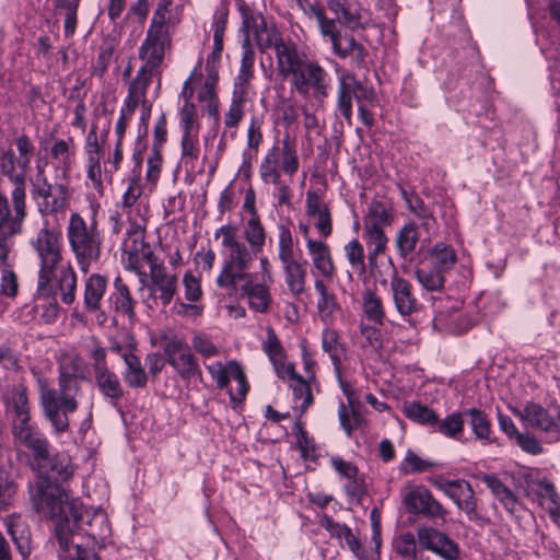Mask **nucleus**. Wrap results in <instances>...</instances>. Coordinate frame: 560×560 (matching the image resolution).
<instances>
[{"mask_svg":"<svg viewBox=\"0 0 560 560\" xmlns=\"http://www.w3.org/2000/svg\"><path fill=\"white\" fill-rule=\"evenodd\" d=\"M35 462L36 480L27 485L33 509L56 521V525L79 527L83 515L82 504L65 486L74 472L71 458L63 453L50 454L48 448L46 454Z\"/></svg>","mask_w":560,"mask_h":560,"instance_id":"1","label":"nucleus"},{"mask_svg":"<svg viewBox=\"0 0 560 560\" xmlns=\"http://www.w3.org/2000/svg\"><path fill=\"white\" fill-rule=\"evenodd\" d=\"M31 245L39 260L38 290L42 294L50 295L59 292L65 304L73 303L75 299L77 276L68 262L57 269L61 261L60 231L50 228L48 221L32 238Z\"/></svg>","mask_w":560,"mask_h":560,"instance_id":"2","label":"nucleus"},{"mask_svg":"<svg viewBox=\"0 0 560 560\" xmlns=\"http://www.w3.org/2000/svg\"><path fill=\"white\" fill-rule=\"evenodd\" d=\"M39 404L45 419L49 421L57 434L67 432L70 427L69 415L79 407L81 393L75 360L59 366L58 388L49 386L47 380H38Z\"/></svg>","mask_w":560,"mask_h":560,"instance_id":"3","label":"nucleus"},{"mask_svg":"<svg viewBox=\"0 0 560 560\" xmlns=\"http://www.w3.org/2000/svg\"><path fill=\"white\" fill-rule=\"evenodd\" d=\"M237 232L236 225L224 224L214 233L217 240L221 237V245L224 248L223 264L215 280L218 287L223 290H235L241 281H247L253 276L249 268L258 252L248 247Z\"/></svg>","mask_w":560,"mask_h":560,"instance_id":"4","label":"nucleus"},{"mask_svg":"<svg viewBox=\"0 0 560 560\" xmlns=\"http://www.w3.org/2000/svg\"><path fill=\"white\" fill-rule=\"evenodd\" d=\"M67 241L80 270L86 273L101 259L104 237L95 219L90 222L73 212L66 229Z\"/></svg>","mask_w":560,"mask_h":560,"instance_id":"5","label":"nucleus"},{"mask_svg":"<svg viewBox=\"0 0 560 560\" xmlns=\"http://www.w3.org/2000/svg\"><path fill=\"white\" fill-rule=\"evenodd\" d=\"M172 46V35L167 24L166 10L158 8L152 16L150 26L141 46L139 47V58L144 65L139 69L140 77L151 80L152 75L159 71L165 52Z\"/></svg>","mask_w":560,"mask_h":560,"instance_id":"6","label":"nucleus"},{"mask_svg":"<svg viewBox=\"0 0 560 560\" xmlns=\"http://www.w3.org/2000/svg\"><path fill=\"white\" fill-rule=\"evenodd\" d=\"M358 104V114L364 126H374V116L368 109L369 105L376 102L373 88L363 84L352 73L346 72L338 80L337 112L345 118L349 126L352 125V100Z\"/></svg>","mask_w":560,"mask_h":560,"instance_id":"7","label":"nucleus"},{"mask_svg":"<svg viewBox=\"0 0 560 560\" xmlns=\"http://www.w3.org/2000/svg\"><path fill=\"white\" fill-rule=\"evenodd\" d=\"M13 212L9 201L0 192V260L5 262L10 253L9 241L22 231L26 217V189L14 186L11 191Z\"/></svg>","mask_w":560,"mask_h":560,"instance_id":"8","label":"nucleus"},{"mask_svg":"<svg viewBox=\"0 0 560 560\" xmlns=\"http://www.w3.org/2000/svg\"><path fill=\"white\" fill-rule=\"evenodd\" d=\"M15 145L19 158H16L12 149H7L1 152L0 173L8 177L13 186L26 189V173L31 167L35 147L26 135L18 137L15 139Z\"/></svg>","mask_w":560,"mask_h":560,"instance_id":"9","label":"nucleus"},{"mask_svg":"<svg viewBox=\"0 0 560 560\" xmlns=\"http://www.w3.org/2000/svg\"><path fill=\"white\" fill-rule=\"evenodd\" d=\"M331 78L316 60L306 59L291 77V86L299 95L308 96L311 91L315 100L322 102L328 97Z\"/></svg>","mask_w":560,"mask_h":560,"instance_id":"10","label":"nucleus"},{"mask_svg":"<svg viewBox=\"0 0 560 560\" xmlns=\"http://www.w3.org/2000/svg\"><path fill=\"white\" fill-rule=\"evenodd\" d=\"M402 502L410 514L422 515L445 523L447 510L424 486H407L402 490Z\"/></svg>","mask_w":560,"mask_h":560,"instance_id":"11","label":"nucleus"},{"mask_svg":"<svg viewBox=\"0 0 560 560\" xmlns=\"http://www.w3.org/2000/svg\"><path fill=\"white\" fill-rule=\"evenodd\" d=\"M307 14L311 19L315 20L320 35L324 39L331 43L332 51L339 58L350 57L354 47L360 45L353 36H341L335 20H328L323 7L311 4L307 9Z\"/></svg>","mask_w":560,"mask_h":560,"instance_id":"12","label":"nucleus"},{"mask_svg":"<svg viewBox=\"0 0 560 560\" xmlns=\"http://www.w3.org/2000/svg\"><path fill=\"white\" fill-rule=\"evenodd\" d=\"M244 39H249L257 45L260 50L268 48H276L277 44L283 38L273 26H268L264 16L260 13H255L250 10H242Z\"/></svg>","mask_w":560,"mask_h":560,"instance_id":"13","label":"nucleus"},{"mask_svg":"<svg viewBox=\"0 0 560 560\" xmlns=\"http://www.w3.org/2000/svg\"><path fill=\"white\" fill-rule=\"evenodd\" d=\"M166 361L185 380L201 376V370L187 342L180 338H171L164 345Z\"/></svg>","mask_w":560,"mask_h":560,"instance_id":"14","label":"nucleus"},{"mask_svg":"<svg viewBox=\"0 0 560 560\" xmlns=\"http://www.w3.org/2000/svg\"><path fill=\"white\" fill-rule=\"evenodd\" d=\"M32 195L42 199L39 210L43 213L62 212L70 205L71 192L66 183H50L43 178L40 184H33Z\"/></svg>","mask_w":560,"mask_h":560,"instance_id":"15","label":"nucleus"},{"mask_svg":"<svg viewBox=\"0 0 560 560\" xmlns=\"http://www.w3.org/2000/svg\"><path fill=\"white\" fill-rule=\"evenodd\" d=\"M77 529L78 527H69L67 524L55 526V537L59 547V560H98L93 550L83 548L77 541Z\"/></svg>","mask_w":560,"mask_h":560,"instance_id":"16","label":"nucleus"},{"mask_svg":"<svg viewBox=\"0 0 560 560\" xmlns=\"http://www.w3.org/2000/svg\"><path fill=\"white\" fill-rule=\"evenodd\" d=\"M329 11L335 15L336 25L340 24L351 31L364 30V10L357 0H325Z\"/></svg>","mask_w":560,"mask_h":560,"instance_id":"17","label":"nucleus"},{"mask_svg":"<svg viewBox=\"0 0 560 560\" xmlns=\"http://www.w3.org/2000/svg\"><path fill=\"white\" fill-rule=\"evenodd\" d=\"M419 544L445 560H456L459 556L458 545L444 533L433 527H420L417 530Z\"/></svg>","mask_w":560,"mask_h":560,"instance_id":"18","label":"nucleus"},{"mask_svg":"<svg viewBox=\"0 0 560 560\" xmlns=\"http://www.w3.org/2000/svg\"><path fill=\"white\" fill-rule=\"evenodd\" d=\"M522 421L534 429L560 439V424L556 422L549 411L536 402H527L523 410L515 411Z\"/></svg>","mask_w":560,"mask_h":560,"instance_id":"19","label":"nucleus"},{"mask_svg":"<svg viewBox=\"0 0 560 560\" xmlns=\"http://www.w3.org/2000/svg\"><path fill=\"white\" fill-rule=\"evenodd\" d=\"M229 295L246 298L248 306L258 313H266L271 304V295L267 284L254 283V276L241 281L235 290H225Z\"/></svg>","mask_w":560,"mask_h":560,"instance_id":"20","label":"nucleus"},{"mask_svg":"<svg viewBox=\"0 0 560 560\" xmlns=\"http://www.w3.org/2000/svg\"><path fill=\"white\" fill-rule=\"evenodd\" d=\"M389 287L395 308L399 315L408 317L420 311L421 305L412 292L411 283L399 277L395 270Z\"/></svg>","mask_w":560,"mask_h":560,"instance_id":"21","label":"nucleus"},{"mask_svg":"<svg viewBox=\"0 0 560 560\" xmlns=\"http://www.w3.org/2000/svg\"><path fill=\"white\" fill-rule=\"evenodd\" d=\"M528 495L533 494L538 503L547 510L552 521L560 518V495L555 485L547 478L532 480L527 485Z\"/></svg>","mask_w":560,"mask_h":560,"instance_id":"22","label":"nucleus"},{"mask_svg":"<svg viewBox=\"0 0 560 560\" xmlns=\"http://www.w3.org/2000/svg\"><path fill=\"white\" fill-rule=\"evenodd\" d=\"M12 433L16 442L32 452L34 460L42 458L49 448V442L30 421L13 423Z\"/></svg>","mask_w":560,"mask_h":560,"instance_id":"23","label":"nucleus"},{"mask_svg":"<svg viewBox=\"0 0 560 560\" xmlns=\"http://www.w3.org/2000/svg\"><path fill=\"white\" fill-rule=\"evenodd\" d=\"M150 279L152 294L163 306H167L177 291V276L167 273L165 267H153Z\"/></svg>","mask_w":560,"mask_h":560,"instance_id":"24","label":"nucleus"},{"mask_svg":"<svg viewBox=\"0 0 560 560\" xmlns=\"http://www.w3.org/2000/svg\"><path fill=\"white\" fill-rule=\"evenodd\" d=\"M277 68L283 77H292L307 59L298 51L296 45L290 39H282L275 48Z\"/></svg>","mask_w":560,"mask_h":560,"instance_id":"25","label":"nucleus"},{"mask_svg":"<svg viewBox=\"0 0 560 560\" xmlns=\"http://www.w3.org/2000/svg\"><path fill=\"white\" fill-rule=\"evenodd\" d=\"M7 532L15 545L16 550L25 560L32 551L31 530L27 523L19 514H11L5 520Z\"/></svg>","mask_w":560,"mask_h":560,"instance_id":"26","label":"nucleus"},{"mask_svg":"<svg viewBox=\"0 0 560 560\" xmlns=\"http://www.w3.org/2000/svg\"><path fill=\"white\" fill-rule=\"evenodd\" d=\"M448 498L454 502L459 511L467 515L469 521H478L480 518L477 511L478 500L468 481L459 479V482L456 485L454 491Z\"/></svg>","mask_w":560,"mask_h":560,"instance_id":"27","label":"nucleus"},{"mask_svg":"<svg viewBox=\"0 0 560 560\" xmlns=\"http://www.w3.org/2000/svg\"><path fill=\"white\" fill-rule=\"evenodd\" d=\"M306 246L314 268L320 276L331 278L335 273V265L329 246L322 241H315L312 238H307Z\"/></svg>","mask_w":560,"mask_h":560,"instance_id":"28","label":"nucleus"},{"mask_svg":"<svg viewBox=\"0 0 560 560\" xmlns=\"http://www.w3.org/2000/svg\"><path fill=\"white\" fill-rule=\"evenodd\" d=\"M285 276V284L294 296H300L305 291L306 262L296 259L281 262Z\"/></svg>","mask_w":560,"mask_h":560,"instance_id":"29","label":"nucleus"},{"mask_svg":"<svg viewBox=\"0 0 560 560\" xmlns=\"http://www.w3.org/2000/svg\"><path fill=\"white\" fill-rule=\"evenodd\" d=\"M107 280L98 273L91 275L84 284V305L88 311L95 312L101 307V301L106 292Z\"/></svg>","mask_w":560,"mask_h":560,"instance_id":"30","label":"nucleus"},{"mask_svg":"<svg viewBox=\"0 0 560 560\" xmlns=\"http://www.w3.org/2000/svg\"><path fill=\"white\" fill-rule=\"evenodd\" d=\"M94 378L100 393L113 404L122 398L124 388L118 375L114 371L109 369L104 370L94 374Z\"/></svg>","mask_w":560,"mask_h":560,"instance_id":"31","label":"nucleus"},{"mask_svg":"<svg viewBox=\"0 0 560 560\" xmlns=\"http://www.w3.org/2000/svg\"><path fill=\"white\" fill-rule=\"evenodd\" d=\"M121 358L126 364L122 373L125 383L131 388H142L147 385L148 375L140 359L133 352H124Z\"/></svg>","mask_w":560,"mask_h":560,"instance_id":"32","label":"nucleus"},{"mask_svg":"<svg viewBox=\"0 0 560 560\" xmlns=\"http://www.w3.org/2000/svg\"><path fill=\"white\" fill-rule=\"evenodd\" d=\"M322 348L326 352L334 365V371L338 372L341 366V361L346 357L347 349L343 342L340 340V336L337 330L332 328H325L322 332Z\"/></svg>","mask_w":560,"mask_h":560,"instance_id":"33","label":"nucleus"},{"mask_svg":"<svg viewBox=\"0 0 560 560\" xmlns=\"http://www.w3.org/2000/svg\"><path fill=\"white\" fill-rule=\"evenodd\" d=\"M463 416L467 419L476 439L480 440L482 444H491L495 442V439L491 436L492 431L490 420L485 412L476 408H471L465 410Z\"/></svg>","mask_w":560,"mask_h":560,"instance_id":"34","label":"nucleus"},{"mask_svg":"<svg viewBox=\"0 0 560 560\" xmlns=\"http://www.w3.org/2000/svg\"><path fill=\"white\" fill-rule=\"evenodd\" d=\"M401 196L407 203L408 209L420 219V226L425 231L427 234H431V231L435 225V218L431 210L427 208L423 200L416 194H409L407 190L401 188Z\"/></svg>","mask_w":560,"mask_h":560,"instance_id":"35","label":"nucleus"},{"mask_svg":"<svg viewBox=\"0 0 560 560\" xmlns=\"http://www.w3.org/2000/svg\"><path fill=\"white\" fill-rule=\"evenodd\" d=\"M110 302L119 314L127 316L129 319L135 317V301L131 298L128 287L120 277L114 281V292L110 294Z\"/></svg>","mask_w":560,"mask_h":560,"instance_id":"36","label":"nucleus"},{"mask_svg":"<svg viewBox=\"0 0 560 560\" xmlns=\"http://www.w3.org/2000/svg\"><path fill=\"white\" fill-rule=\"evenodd\" d=\"M419 240L420 233L416 223H406L395 236V246L399 256L407 259V257L415 252Z\"/></svg>","mask_w":560,"mask_h":560,"instance_id":"37","label":"nucleus"},{"mask_svg":"<svg viewBox=\"0 0 560 560\" xmlns=\"http://www.w3.org/2000/svg\"><path fill=\"white\" fill-rule=\"evenodd\" d=\"M280 160L279 147L273 145L266 154L259 165V175L265 184L279 185L281 180V174L278 168Z\"/></svg>","mask_w":560,"mask_h":560,"instance_id":"38","label":"nucleus"},{"mask_svg":"<svg viewBox=\"0 0 560 560\" xmlns=\"http://www.w3.org/2000/svg\"><path fill=\"white\" fill-rule=\"evenodd\" d=\"M18 491L19 485L12 471L8 467L0 465V511L8 510L13 505Z\"/></svg>","mask_w":560,"mask_h":560,"instance_id":"39","label":"nucleus"},{"mask_svg":"<svg viewBox=\"0 0 560 560\" xmlns=\"http://www.w3.org/2000/svg\"><path fill=\"white\" fill-rule=\"evenodd\" d=\"M358 407L359 405L347 406L343 402L339 405V422L348 436H351L353 431L362 429L365 424V419Z\"/></svg>","mask_w":560,"mask_h":560,"instance_id":"40","label":"nucleus"},{"mask_svg":"<svg viewBox=\"0 0 560 560\" xmlns=\"http://www.w3.org/2000/svg\"><path fill=\"white\" fill-rule=\"evenodd\" d=\"M150 79L145 77H140L139 74L130 82L128 89V96L125 100V109L126 115L132 116L139 103L144 100L145 92L148 85L150 84Z\"/></svg>","mask_w":560,"mask_h":560,"instance_id":"41","label":"nucleus"},{"mask_svg":"<svg viewBox=\"0 0 560 560\" xmlns=\"http://www.w3.org/2000/svg\"><path fill=\"white\" fill-rule=\"evenodd\" d=\"M73 155L74 141L72 138L57 140L50 148V156L59 162L63 176L71 170Z\"/></svg>","mask_w":560,"mask_h":560,"instance_id":"42","label":"nucleus"},{"mask_svg":"<svg viewBox=\"0 0 560 560\" xmlns=\"http://www.w3.org/2000/svg\"><path fill=\"white\" fill-rule=\"evenodd\" d=\"M244 236L247 246L255 252H260L266 243V231L259 217L249 218L244 228Z\"/></svg>","mask_w":560,"mask_h":560,"instance_id":"43","label":"nucleus"},{"mask_svg":"<svg viewBox=\"0 0 560 560\" xmlns=\"http://www.w3.org/2000/svg\"><path fill=\"white\" fill-rule=\"evenodd\" d=\"M343 250L352 270L359 277L365 278L366 264L363 245L354 238L345 245Z\"/></svg>","mask_w":560,"mask_h":560,"instance_id":"44","label":"nucleus"},{"mask_svg":"<svg viewBox=\"0 0 560 560\" xmlns=\"http://www.w3.org/2000/svg\"><path fill=\"white\" fill-rule=\"evenodd\" d=\"M11 402L15 415L13 423L30 421L27 389L24 385L13 387L11 393Z\"/></svg>","mask_w":560,"mask_h":560,"instance_id":"45","label":"nucleus"},{"mask_svg":"<svg viewBox=\"0 0 560 560\" xmlns=\"http://www.w3.org/2000/svg\"><path fill=\"white\" fill-rule=\"evenodd\" d=\"M393 213L390 209L382 201L373 200L368 206V213L363 220V226L368 223H374L377 226L390 225Z\"/></svg>","mask_w":560,"mask_h":560,"instance_id":"46","label":"nucleus"},{"mask_svg":"<svg viewBox=\"0 0 560 560\" xmlns=\"http://www.w3.org/2000/svg\"><path fill=\"white\" fill-rule=\"evenodd\" d=\"M363 237L369 250L380 254L385 253L388 244V237L382 226H377L374 223H368L363 226Z\"/></svg>","mask_w":560,"mask_h":560,"instance_id":"47","label":"nucleus"},{"mask_svg":"<svg viewBox=\"0 0 560 560\" xmlns=\"http://www.w3.org/2000/svg\"><path fill=\"white\" fill-rule=\"evenodd\" d=\"M147 246L144 242V226L141 223H131L127 231V237L122 243V253L140 255Z\"/></svg>","mask_w":560,"mask_h":560,"instance_id":"48","label":"nucleus"},{"mask_svg":"<svg viewBox=\"0 0 560 560\" xmlns=\"http://www.w3.org/2000/svg\"><path fill=\"white\" fill-rule=\"evenodd\" d=\"M430 261L432 267L444 272L455 264L456 254L450 245L438 243L430 253Z\"/></svg>","mask_w":560,"mask_h":560,"instance_id":"49","label":"nucleus"},{"mask_svg":"<svg viewBox=\"0 0 560 560\" xmlns=\"http://www.w3.org/2000/svg\"><path fill=\"white\" fill-rule=\"evenodd\" d=\"M362 302L368 319L382 324L385 316L382 299L374 291L368 289L362 294Z\"/></svg>","mask_w":560,"mask_h":560,"instance_id":"50","label":"nucleus"},{"mask_svg":"<svg viewBox=\"0 0 560 560\" xmlns=\"http://www.w3.org/2000/svg\"><path fill=\"white\" fill-rule=\"evenodd\" d=\"M463 417V413H452L443 420L438 417L432 429L447 438L456 439L464 431Z\"/></svg>","mask_w":560,"mask_h":560,"instance_id":"51","label":"nucleus"},{"mask_svg":"<svg viewBox=\"0 0 560 560\" xmlns=\"http://www.w3.org/2000/svg\"><path fill=\"white\" fill-rule=\"evenodd\" d=\"M443 271L432 268H420L416 271V278L419 283L428 291H439L444 287Z\"/></svg>","mask_w":560,"mask_h":560,"instance_id":"52","label":"nucleus"},{"mask_svg":"<svg viewBox=\"0 0 560 560\" xmlns=\"http://www.w3.org/2000/svg\"><path fill=\"white\" fill-rule=\"evenodd\" d=\"M404 411L407 418L422 424H429L432 428L438 418V415L432 409L419 402L406 404Z\"/></svg>","mask_w":560,"mask_h":560,"instance_id":"53","label":"nucleus"},{"mask_svg":"<svg viewBox=\"0 0 560 560\" xmlns=\"http://www.w3.org/2000/svg\"><path fill=\"white\" fill-rule=\"evenodd\" d=\"M179 126L183 133H199L198 112L194 103H184L179 110Z\"/></svg>","mask_w":560,"mask_h":560,"instance_id":"54","label":"nucleus"},{"mask_svg":"<svg viewBox=\"0 0 560 560\" xmlns=\"http://www.w3.org/2000/svg\"><path fill=\"white\" fill-rule=\"evenodd\" d=\"M395 550L407 560H424L417 550L415 536L410 533L400 535L395 542Z\"/></svg>","mask_w":560,"mask_h":560,"instance_id":"55","label":"nucleus"},{"mask_svg":"<svg viewBox=\"0 0 560 560\" xmlns=\"http://www.w3.org/2000/svg\"><path fill=\"white\" fill-rule=\"evenodd\" d=\"M267 337L262 341V351L268 355L270 362H279L285 359L284 349L272 327H267Z\"/></svg>","mask_w":560,"mask_h":560,"instance_id":"56","label":"nucleus"},{"mask_svg":"<svg viewBox=\"0 0 560 560\" xmlns=\"http://www.w3.org/2000/svg\"><path fill=\"white\" fill-rule=\"evenodd\" d=\"M293 382H294V384L291 385V388L293 392V398L295 400L302 399V402L299 407V409H300L299 418H301V416L304 412H306V410L313 404V395H312V390H311L308 383L302 376H299Z\"/></svg>","mask_w":560,"mask_h":560,"instance_id":"57","label":"nucleus"},{"mask_svg":"<svg viewBox=\"0 0 560 560\" xmlns=\"http://www.w3.org/2000/svg\"><path fill=\"white\" fill-rule=\"evenodd\" d=\"M56 5L66 10L65 35L72 36L77 28L79 0H56Z\"/></svg>","mask_w":560,"mask_h":560,"instance_id":"58","label":"nucleus"},{"mask_svg":"<svg viewBox=\"0 0 560 560\" xmlns=\"http://www.w3.org/2000/svg\"><path fill=\"white\" fill-rule=\"evenodd\" d=\"M278 257L281 262L293 260V237L289 228L284 225L279 226V253Z\"/></svg>","mask_w":560,"mask_h":560,"instance_id":"59","label":"nucleus"},{"mask_svg":"<svg viewBox=\"0 0 560 560\" xmlns=\"http://www.w3.org/2000/svg\"><path fill=\"white\" fill-rule=\"evenodd\" d=\"M315 290L319 294L317 302L318 311L325 315H330L336 308L335 295L328 292L327 287L322 280H315Z\"/></svg>","mask_w":560,"mask_h":560,"instance_id":"60","label":"nucleus"},{"mask_svg":"<svg viewBox=\"0 0 560 560\" xmlns=\"http://www.w3.org/2000/svg\"><path fill=\"white\" fill-rule=\"evenodd\" d=\"M198 135L199 133H183L182 136V160L185 163H192L199 156Z\"/></svg>","mask_w":560,"mask_h":560,"instance_id":"61","label":"nucleus"},{"mask_svg":"<svg viewBox=\"0 0 560 560\" xmlns=\"http://www.w3.org/2000/svg\"><path fill=\"white\" fill-rule=\"evenodd\" d=\"M142 195V187L139 178H132L128 185L127 190L122 195V209L125 213L130 218L132 207L136 205L140 196Z\"/></svg>","mask_w":560,"mask_h":560,"instance_id":"62","label":"nucleus"},{"mask_svg":"<svg viewBox=\"0 0 560 560\" xmlns=\"http://www.w3.org/2000/svg\"><path fill=\"white\" fill-rule=\"evenodd\" d=\"M206 369L215 382L218 388L223 389L228 387L231 377L230 362L226 365L221 362L206 364Z\"/></svg>","mask_w":560,"mask_h":560,"instance_id":"63","label":"nucleus"},{"mask_svg":"<svg viewBox=\"0 0 560 560\" xmlns=\"http://www.w3.org/2000/svg\"><path fill=\"white\" fill-rule=\"evenodd\" d=\"M247 98H240L233 95L232 102L230 104L229 110L224 116V124L226 127H237L240 121L244 116V104Z\"/></svg>","mask_w":560,"mask_h":560,"instance_id":"64","label":"nucleus"}]
</instances>
